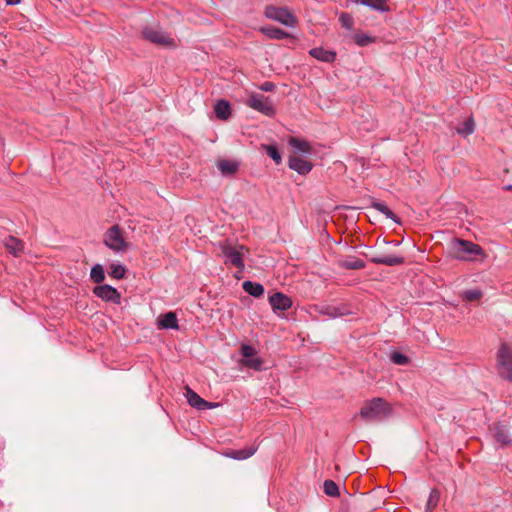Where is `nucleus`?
<instances>
[{"label":"nucleus","mask_w":512,"mask_h":512,"mask_svg":"<svg viewBox=\"0 0 512 512\" xmlns=\"http://www.w3.org/2000/svg\"><path fill=\"white\" fill-rule=\"evenodd\" d=\"M452 256L460 261H484L487 253L478 244L468 240L455 239L451 244Z\"/></svg>","instance_id":"obj_1"},{"label":"nucleus","mask_w":512,"mask_h":512,"mask_svg":"<svg viewBox=\"0 0 512 512\" xmlns=\"http://www.w3.org/2000/svg\"><path fill=\"white\" fill-rule=\"evenodd\" d=\"M219 250V254L224 257L225 264H230L239 270H243L245 263L244 257L248 250L239 244H232L228 240L220 241L215 244Z\"/></svg>","instance_id":"obj_2"},{"label":"nucleus","mask_w":512,"mask_h":512,"mask_svg":"<svg viewBox=\"0 0 512 512\" xmlns=\"http://www.w3.org/2000/svg\"><path fill=\"white\" fill-rule=\"evenodd\" d=\"M390 412L391 408L384 399L374 398L363 404L359 415L365 421H378L387 417Z\"/></svg>","instance_id":"obj_3"},{"label":"nucleus","mask_w":512,"mask_h":512,"mask_svg":"<svg viewBox=\"0 0 512 512\" xmlns=\"http://www.w3.org/2000/svg\"><path fill=\"white\" fill-rule=\"evenodd\" d=\"M264 15L266 18L277 21L287 27H295L298 24L297 17L288 7L268 5L265 7Z\"/></svg>","instance_id":"obj_4"},{"label":"nucleus","mask_w":512,"mask_h":512,"mask_svg":"<svg viewBox=\"0 0 512 512\" xmlns=\"http://www.w3.org/2000/svg\"><path fill=\"white\" fill-rule=\"evenodd\" d=\"M496 369L501 378L512 382V349L507 344L498 350Z\"/></svg>","instance_id":"obj_5"},{"label":"nucleus","mask_w":512,"mask_h":512,"mask_svg":"<svg viewBox=\"0 0 512 512\" xmlns=\"http://www.w3.org/2000/svg\"><path fill=\"white\" fill-rule=\"evenodd\" d=\"M104 243L114 252H125L129 243L125 241L123 232L118 225H113L104 234Z\"/></svg>","instance_id":"obj_6"},{"label":"nucleus","mask_w":512,"mask_h":512,"mask_svg":"<svg viewBox=\"0 0 512 512\" xmlns=\"http://www.w3.org/2000/svg\"><path fill=\"white\" fill-rule=\"evenodd\" d=\"M245 104L250 108L264 114L265 116L272 117L275 115V108L273 102L265 97L263 94L251 93Z\"/></svg>","instance_id":"obj_7"},{"label":"nucleus","mask_w":512,"mask_h":512,"mask_svg":"<svg viewBox=\"0 0 512 512\" xmlns=\"http://www.w3.org/2000/svg\"><path fill=\"white\" fill-rule=\"evenodd\" d=\"M143 37L151 43L163 47H175V40L167 33L156 28H145L142 32Z\"/></svg>","instance_id":"obj_8"},{"label":"nucleus","mask_w":512,"mask_h":512,"mask_svg":"<svg viewBox=\"0 0 512 512\" xmlns=\"http://www.w3.org/2000/svg\"><path fill=\"white\" fill-rule=\"evenodd\" d=\"M241 354L243 356V359L241 360V364L243 366L256 371L262 369L263 360L256 356L257 352L253 346L247 344L242 345Z\"/></svg>","instance_id":"obj_9"},{"label":"nucleus","mask_w":512,"mask_h":512,"mask_svg":"<svg viewBox=\"0 0 512 512\" xmlns=\"http://www.w3.org/2000/svg\"><path fill=\"white\" fill-rule=\"evenodd\" d=\"M93 293L106 302H112L114 304L121 303V295L118 290L108 284L98 285L93 289Z\"/></svg>","instance_id":"obj_10"},{"label":"nucleus","mask_w":512,"mask_h":512,"mask_svg":"<svg viewBox=\"0 0 512 512\" xmlns=\"http://www.w3.org/2000/svg\"><path fill=\"white\" fill-rule=\"evenodd\" d=\"M185 395L189 405L198 410L213 409L219 406L218 403L208 402L204 400L189 387H186Z\"/></svg>","instance_id":"obj_11"},{"label":"nucleus","mask_w":512,"mask_h":512,"mask_svg":"<svg viewBox=\"0 0 512 512\" xmlns=\"http://www.w3.org/2000/svg\"><path fill=\"white\" fill-rule=\"evenodd\" d=\"M1 243L5 247L8 253L13 255L14 257H19L24 252V243L22 240L12 236L7 235L2 240Z\"/></svg>","instance_id":"obj_12"},{"label":"nucleus","mask_w":512,"mask_h":512,"mask_svg":"<svg viewBox=\"0 0 512 512\" xmlns=\"http://www.w3.org/2000/svg\"><path fill=\"white\" fill-rule=\"evenodd\" d=\"M288 165L290 169L302 175L308 174L313 167L310 161L296 155H292L289 157Z\"/></svg>","instance_id":"obj_13"},{"label":"nucleus","mask_w":512,"mask_h":512,"mask_svg":"<svg viewBox=\"0 0 512 512\" xmlns=\"http://www.w3.org/2000/svg\"><path fill=\"white\" fill-rule=\"evenodd\" d=\"M269 302L275 312L286 311L292 306L291 298L281 292L274 293L272 296H270Z\"/></svg>","instance_id":"obj_14"},{"label":"nucleus","mask_w":512,"mask_h":512,"mask_svg":"<svg viewBox=\"0 0 512 512\" xmlns=\"http://www.w3.org/2000/svg\"><path fill=\"white\" fill-rule=\"evenodd\" d=\"M157 326L159 329H178V320L174 312L161 314L157 318Z\"/></svg>","instance_id":"obj_15"},{"label":"nucleus","mask_w":512,"mask_h":512,"mask_svg":"<svg viewBox=\"0 0 512 512\" xmlns=\"http://www.w3.org/2000/svg\"><path fill=\"white\" fill-rule=\"evenodd\" d=\"M257 451V447L255 446H247L238 450H229L224 453V455L228 458L236 459V460H245L254 455Z\"/></svg>","instance_id":"obj_16"},{"label":"nucleus","mask_w":512,"mask_h":512,"mask_svg":"<svg viewBox=\"0 0 512 512\" xmlns=\"http://www.w3.org/2000/svg\"><path fill=\"white\" fill-rule=\"evenodd\" d=\"M370 261L375 264L396 266L404 263V258L396 255L373 256Z\"/></svg>","instance_id":"obj_17"},{"label":"nucleus","mask_w":512,"mask_h":512,"mask_svg":"<svg viewBox=\"0 0 512 512\" xmlns=\"http://www.w3.org/2000/svg\"><path fill=\"white\" fill-rule=\"evenodd\" d=\"M310 55L317 60L323 62H333L336 58V53L332 50H326L324 48L318 47L313 48L309 51Z\"/></svg>","instance_id":"obj_18"},{"label":"nucleus","mask_w":512,"mask_h":512,"mask_svg":"<svg viewBox=\"0 0 512 512\" xmlns=\"http://www.w3.org/2000/svg\"><path fill=\"white\" fill-rule=\"evenodd\" d=\"M493 433H494L495 440L499 444L505 446V445H509L512 443V438L509 435L508 430L505 427H503L501 425H496L493 427Z\"/></svg>","instance_id":"obj_19"},{"label":"nucleus","mask_w":512,"mask_h":512,"mask_svg":"<svg viewBox=\"0 0 512 512\" xmlns=\"http://www.w3.org/2000/svg\"><path fill=\"white\" fill-rule=\"evenodd\" d=\"M289 145L298 153L310 154L312 152L311 145L305 140L291 137L289 139Z\"/></svg>","instance_id":"obj_20"},{"label":"nucleus","mask_w":512,"mask_h":512,"mask_svg":"<svg viewBox=\"0 0 512 512\" xmlns=\"http://www.w3.org/2000/svg\"><path fill=\"white\" fill-rule=\"evenodd\" d=\"M260 32L270 39L277 40H281L289 36V34L284 30L272 26L261 27Z\"/></svg>","instance_id":"obj_21"},{"label":"nucleus","mask_w":512,"mask_h":512,"mask_svg":"<svg viewBox=\"0 0 512 512\" xmlns=\"http://www.w3.org/2000/svg\"><path fill=\"white\" fill-rule=\"evenodd\" d=\"M216 116L221 120H227L231 115L230 104L225 100H219L214 107Z\"/></svg>","instance_id":"obj_22"},{"label":"nucleus","mask_w":512,"mask_h":512,"mask_svg":"<svg viewBox=\"0 0 512 512\" xmlns=\"http://www.w3.org/2000/svg\"><path fill=\"white\" fill-rule=\"evenodd\" d=\"M238 163L233 160H220L217 163V168L223 175H233L238 170Z\"/></svg>","instance_id":"obj_23"},{"label":"nucleus","mask_w":512,"mask_h":512,"mask_svg":"<svg viewBox=\"0 0 512 512\" xmlns=\"http://www.w3.org/2000/svg\"><path fill=\"white\" fill-rule=\"evenodd\" d=\"M356 2L368 6L376 11H389L388 0H356Z\"/></svg>","instance_id":"obj_24"},{"label":"nucleus","mask_w":512,"mask_h":512,"mask_svg":"<svg viewBox=\"0 0 512 512\" xmlns=\"http://www.w3.org/2000/svg\"><path fill=\"white\" fill-rule=\"evenodd\" d=\"M243 289L246 293L254 297H261L264 294V287L252 281H245L243 283Z\"/></svg>","instance_id":"obj_25"},{"label":"nucleus","mask_w":512,"mask_h":512,"mask_svg":"<svg viewBox=\"0 0 512 512\" xmlns=\"http://www.w3.org/2000/svg\"><path fill=\"white\" fill-rule=\"evenodd\" d=\"M109 275L117 280L123 279L126 275V268L119 263H111L108 270Z\"/></svg>","instance_id":"obj_26"},{"label":"nucleus","mask_w":512,"mask_h":512,"mask_svg":"<svg viewBox=\"0 0 512 512\" xmlns=\"http://www.w3.org/2000/svg\"><path fill=\"white\" fill-rule=\"evenodd\" d=\"M340 265L346 269H362L365 267V263L356 257H349L340 262Z\"/></svg>","instance_id":"obj_27"},{"label":"nucleus","mask_w":512,"mask_h":512,"mask_svg":"<svg viewBox=\"0 0 512 512\" xmlns=\"http://www.w3.org/2000/svg\"><path fill=\"white\" fill-rule=\"evenodd\" d=\"M322 313L327 314L330 317H341L349 314V311L345 306H328Z\"/></svg>","instance_id":"obj_28"},{"label":"nucleus","mask_w":512,"mask_h":512,"mask_svg":"<svg viewBox=\"0 0 512 512\" xmlns=\"http://www.w3.org/2000/svg\"><path fill=\"white\" fill-rule=\"evenodd\" d=\"M90 278L95 283H102L105 279V272L104 268L101 264H96L91 268L90 271Z\"/></svg>","instance_id":"obj_29"},{"label":"nucleus","mask_w":512,"mask_h":512,"mask_svg":"<svg viewBox=\"0 0 512 512\" xmlns=\"http://www.w3.org/2000/svg\"><path fill=\"white\" fill-rule=\"evenodd\" d=\"M474 121L472 118L466 119L461 125L457 127V132L462 136H468L474 132Z\"/></svg>","instance_id":"obj_30"},{"label":"nucleus","mask_w":512,"mask_h":512,"mask_svg":"<svg viewBox=\"0 0 512 512\" xmlns=\"http://www.w3.org/2000/svg\"><path fill=\"white\" fill-rule=\"evenodd\" d=\"M440 500V492L437 489L431 490L426 505L427 512H432L437 507Z\"/></svg>","instance_id":"obj_31"},{"label":"nucleus","mask_w":512,"mask_h":512,"mask_svg":"<svg viewBox=\"0 0 512 512\" xmlns=\"http://www.w3.org/2000/svg\"><path fill=\"white\" fill-rule=\"evenodd\" d=\"M262 148L265 150V152L267 153V155L269 157H271L274 162L278 165L281 163L282 161V156L281 154L279 153L278 149L276 146L274 145H266V144H263L262 145Z\"/></svg>","instance_id":"obj_32"},{"label":"nucleus","mask_w":512,"mask_h":512,"mask_svg":"<svg viewBox=\"0 0 512 512\" xmlns=\"http://www.w3.org/2000/svg\"><path fill=\"white\" fill-rule=\"evenodd\" d=\"M353 39L355 43L358 46L364 47L368 46L369 44L373 43L375 39L367 34L364 33H357L353 36Z\"/></svg>","instance_id":"obj_33"},{"label":"nucleus","mask_w":512,"mask_h":512,"mask_svg":"<svg viewBox=\"0 0 512 512\" xmlns=\"http://www.w3.org/2000/svg\"><path fill=\"white\" fill-rule=\"evenodd\" d=\"M483 293L480 289H470L462 293V298L465 301L472 302L477 301L482 297Z\"/></svg>","instance_id":"obj_34"},{"label":"nucleus","mask_w":512,"mask_h":512,"mask_svg":"<svg viewBox=\"0 0 512 512\" xmlns=\"http://www.w3.org/2000/svg\"><path fill=\"white\" fill-rule=\"evenodd\" d=\"M324 492L328 496L335 497V496H337L339 494V488H338L337 484L334 481L326 480L324 482Z\"/></svg>","instance_id":"obj_35"},{"label":"nucleus","mask_w":512,"mask_h":512,"mask_svg":"<svg viewBox=\"0 0 512 512\" xmlns=\"http://www.w3.org/2000/svg\"><path fill=\"white\" fill-rule=\"evenodd\" d=\"M339 21L342 24V26L347 29H351L354 24L352 16L347 13L341 14V16L339 17Z\"/></svg>","instance_id":"obj_36"},{"label":"nucleus","mask_w":512,"mask_h":512,"mask_svg":"<svg viewBox=\"0 0 512 512\" xmlns=\"http://www.w3.org/2000/svg\"><path fill=\"white\" fill-rule=\"evenodd\" d=\"M391 360L397 365H405L408 363V357L398 352L392 353Z\"/></svg>","instance_id":"obj_37"},{"label":"nucleus","mask_w":512,"mask_h":512,"mask_svg":"<svg viewBox=\"0 0 512 512\" xmlns=\"http://www.w3.org/2000/svg\"><path fill=\"white\" fill-rule=\"evenodd\" d=\"M275 88V85L271 82H264L263 84H261L260 86V89L262 91H273Z\"/></svg>","instance_id":"obj_38"},{"label":"nucleus","mask_w":512,"mask_h":512,"mask_svg":"<svg viewBox=\"0 0 512 512\" xmlns=\"http://www.w3.org/2000/svg\"><path fill=\"white\" fill-rule=\"evenodd\" d=\"M373 207L382 214L384 213V211H387V206L380 202L374 203Z\"/></svg>","instance_id":"obj_39"},{"label":"nucleus","mask_w":512,"mask_h":512,"mask_svg":"<svg viewBox=\"0 0 512 512\" xmlns=\"http://www.w3.org/2000/svg\"><path fill=\"white\" fill-rule=\"evenodd\" d=\"M373 207L382 214L384 213V211H387V206L380 202L374 203Z\"/></svg>","instance_id":"obj_40"},{"label":"nucleus","mask_w":512,"mask_h":512,"mask_svg":"<svg viewBox=\"0 0 512 512\" xmlns=\"http://www.w3.org/2000/svg\"><path fill=\"white\" fill-rule=\"evenodd\" d=\"M383 215H385L387 218H390V219L394 220L395 222H397L396 215L388 207H387V211H384Z\"/></svg>","instance_id":"obj_41"},{"label":"nucleus","mask_w":512,"mask_h":512,"mask_svg":"<svg viewBox=\"0 0 512 512\" xmlns=\"http://www.w3.org/2000/svg\"><path fill=\"white\" fill-rule=\"evenodd\" d=\"M383 215H385L387 218H390V219L394 220L395 222H397L396 215L388 207H387V211H384Z\"/></svg>","instance_id":"obj_42"},{"label":"nucleus","mask_w":512,"mask_h":512,"mask_svg":"<svg viewBox=\"0 0 512 512\" xmlns=\"http://www.w3.org/2000/svg\"><path fill=\"white\" fill-rule=\"evenodd\" d=\"M5 1H6V3H7L8 5H16V4H18L21 0H5Z\"/></svg>","instance_id":"obj_43"},{"label":"nucleus","mask_w":512,"mask_h":512,"mask_svg":"<svg viewBox=\"0 0 512 512\" xmlns=\"http://www.w3.org/2000/svg\"><path fill=\"white\" fill-rule=\"evenodd\" d=\"M506 189L512 191V185L506 186Z\"/></svg>","instance_id":"obj_44"}]
</instances>
